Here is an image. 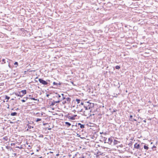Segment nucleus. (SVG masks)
I'll list each match as a JSON object with an SVG mask.
<instances>
[{
    "instance_id": "obj_32",
    "label": "nucleus",
    "mask_w": 158,
    "mask_h": 158,
    "mask_svg": "<svg viewBox=\"0 0 158 158\" xmlns=\"http://www.w3.org/2000/svg\"><path fill=\"white\" fill-rule=\"evenodd\" d=\"M31 127L33 128V127H31V126H28V128L31 129Z\"/></svg>"
},
{
    "instance_id": "obj_18",
    "label": "nucleus",
    "mask_w": 158,
    "mask_h": 158,
    "mask_svg": "<svg viewBox=\"0 0 158 158\" xmlns=\"http://www.w3.org/2000/svg\"><path fill=\"white\" fill-rule=\"evenodd\" d=\"M143 148L144 149H146V150H148L149 148L148 147V146H147L145 145H144L143 146Z\"/></svg>"
},
{
    "instance_id": "obj_46",
    "label": "nucleus",
    "mask_w": 158,
    "mask_h": 158,
    "mask_svg": "<svg viewBox=\"0 0 158 158\" xmlns=\"http://www.w3.org/2000/svg\"><path fill=\"white\" fill-rule=\"evenodd\" d=\"M139 118H140V119H142V120L143 119V118H142L141 117H139Z\"/></svg>"
},
{
    "instance_id": "obj_3",
    "label": "nucleus",
    "mask_w": 158,
    "mask_h": 158,
    "mask_svg": "<svg viewBox=\"0 0 158 158\" xmlns=\"http://www.w3.org/2000/svg\"><path fill=\"white\" fill-rule=\"evenodd\" d=\"M65 99L66 100L63 101V102H62V103L63 104H64L65 103H68V104L70 102L71 100V98H65Z\"/></svg>"
},
{
    "instance_id": "obj_33",
    "label": "nucleus",
    "mask_w": 158,
    "mask_h": 158,
    "mask_svg": "<svg viewBox=\"0 0 158 158\" xmlns=\"http://www.w3.org/2000/svg\"><path fill=\"white\" fill-rule=\"evenodd\" d=\"M132 117H133L132 115H130V119H129V120H130V119H132Z\"/></svg>"
},
{
    "instance_id": "obj_35",
    "label": "nucleus",
    "mask_w": 158,
    "mask_h": 158,
    "mask_svg": "<svg viewBox=\"0 0 158 158\" xmlns=\"http://www.w3.org/2000/svg\"><path fill=\"white\" fill-rule=\"evenodd\" d=\"M79 158H85L84 156L82 155L81 157H80Z\"/></svg>"
},
{
    "instance_id": "obj_23",
    "label": "nucleus",
    "mask_w": 158,
    "mask_h": 158,
    "mask_svg": "<svg viewBox=\"0 0 158 158\" xmlns=\"http://www.w3.org/2000/svg\"><path fill=\"white\" fill-rule=\"evenodd\" d=\"M68 118L69 119H71V120H74V118L73 117V116H69L68 117Z\"/></svg>"
},
{
    "instance_id": "obj_40",
    "label": "nucleus",
    "mask_w": 158,
    "mask_h": 158,
    "mask_svg": "<svg viewBox=\"0 0 158 158\" xmlns=\"http://www.w3.org/2000/svg\"><path fill=\"white\" fill-rule=\"evenodd\" d=\"M24 95V94H20V97H23V96Z\"/></svg>"
},
{
    "instance_id": "obj_22",
    "label": "nucleus",
    "mask_w": 158,
    "mask_h": 158,
    "mask_svg": "<svg viewBox=\"0 0 158 158\" xmlns=\"http://www.w3.org/2000/svg\"><path fill=\"white\" fill-rule=\"evenodd\" d=\"M115 68L117 69H119L120 68V67L119 66L117 65L115 67Z\"/></svg>"
},
{
    "instance_id": "obj_34",
    "label": "nucleus",
    "mask_w": 158,
    "mask_h": 158,
    "mask_svg": "<svg viewBox=\"0 0 158 158\" xmlns=\"http://www.w3.org/2000/svg\"><path fill=\"white\" fill-rule=\"evenodd\" d=\"M57 86H58V85H61V83H60V82H59L58 83H57Z\"/></svg>"
},
{
    "instance_id": "obj_27",
    "label": "nucleus",
    "mask_w": 158,
    "mask_h": 158,
    "mask_svg": "<svg viewBox=\"0 0 158 158\" xmlns=\"http://www.w3.org/2000/svg\"><path fill=\"white\" fill-rule=\"evenodd\" d=\"M104 140L105 141V143H106L107 142V138H105V137H104Z\"/></svg>"
},
{
    "instance_id": "obj_16",
    "label": "nucleus",
    "mask_w": 158,
    "mask_h": 158,
    "mask_svg": "<svg viewBox=\"0 0 158 158\" xmlns=\"http://www.w3.org/2000/svg\"><path fill=\"white\" fill-rule=\"evenodd\" d=\"M81 124L80 123H76V125H75V126L79 127V126H80Z\"/></svg>"
},
{
    "instance_id": "obj_44",
    "label": "nucleus",
    "mask_w": 158,
    "mask_h": 158,
    "mask_svg": "<svg viewBox=\"0 0 158 158\" xmlns=\"http://www.w3.org/2000/svg\"><path fill=\"white\" fill-rule=\"evenodd\" d=\"M19 110V109L18 108H17V109H15L16 110Z\"/></svg>"
},
{
    "instance_id": "obj_30",
    "label": "nucleus",
    "mask_w": 158,
    "mask_h": 158,
    "mask_svg": "<svg viewBox=\"0 0 158 158\" xmlns=\"http://www.w3.org/2000/svg\"><path fill=\"white\" fill-rule=\"evenodd\" d=\"M5 59H3L2 60V61L3 62H4L3 63H2V64H4V63H6V62H5Z\"/></svg>"
},
{
    "instance_id": "obj_52",
    "label": "nucleus",
    "mask_w": 158,
    "mask_h": 158,
    "mask_svg": "<svg viewBox=\"0 0 158 158\" xmlns=\"http://www.w3.org/2000/svg\"><path fill=\"white\" fill-rule=\"evenodd\" d=\"M10 123H13V122H12L10 121Z\"/></svg>"
},
{
    "instance_id": "obj_24",
    "label": "nucleus",
    "mask_w": 158,
    "mask_h": 158,
    "mask_svg": "<svg viewBox=\"0 0 158 158\" xmlns=\"http://www.w3.org/2000/svg\"><path fill=\"white\" fill-rule=\"evenodd\" d=\"M3 139H4L6 141H7L8 140V138L6 136H5L3 138Z\"/></svg>"
},
{
    "instance_id": "obj_28",
    "label": "nucleus",
    "mask_w": 158,
    "mask_h": 158,
    "mask_svg": "<svg viewBox=\"0 0 158 158\" xmlns=\"http://www.w3.org/2000/svg\"><path fill=\"white\" fill-rule=\"evenodd\" d=\"M53 85H56L57 86V83H56V82H54L53 83Z\"/></svg>"
},
{
    "instance_id": "obj_49",
    "label": "nucleus",
    "mask_w": 158,
    "mask_h": 158,
    "mask_svg": "<svg viewBox=\"0 0 158 158\" xmlns=\"http://www.w3.org/2000/svg\"><path fill=\"white\" fill-rule=\"evenodd\" d=\"M133 119L135 121H136V120L135 119Z\"/></svg>"
},
{
    "instance_id": "obj_59",
    "label": "nucleus",
    "mask_w": 158,
    "mask_h": 158,
    "mask_svg": "<svg viewBox=\"0 0 158 158\" xmlns=\"http://www.w3.org/2000/svg\"><path fill=\"white\" fill-rule=\"evenodd\" d=\"M35 81H36V82H37V81H37V80H35Z\"/></svg>"
},
{
    "instance_id": "obj_29",
    "label": "nucleus",
    "mask_w": 158,
    "mask_h": 158,
    "mask_svg": "<svg viewBox=\"0 0 158 158\" xmlns=\"http://www.w3.org/2000/svg\"><path fill=\"white\" fill-rule=\"evenodd\" d=\"M84 104H85V102H81V105H83L84 106Z\"/></svg>"
},
{
    "instance_id": "obj_31",
    "label": "nucleus",
    "mask_w": 158,
    "mask_h": 158,
    "mask_svg": "<svg viewBox=\"0 0 158 158\" xmlns=\"http://www.w3.org/2000/svg\"><path fill=\"white\" fill-rule=\"evenodd\" d=\"M14 64L15 65H18V62H15V63H14Z\"/></svg>"
},
{
    "instance_id": "obj_5",
    "label": "nucleus",
    "mask_w": 158,
    "mask_h": 158,
    "mask_svg": "<svg viewBox=\"0 0 158 158\" xmlns=\"http://www.w3.org/2000/svg\"><path fill=\"white\" fill-rule=\"evenodd\" d=\"M134 148L136 149H141L143 148V147L141 148V146L139 145V144H137V143H136L134 145Z\"/></svg>"
},
{
    "instance_id": "obj_53",
    "label": "nucleus",
    "mask_w": 158,
    "mask_h": 158,
    "mask_svg": "<svg viewBox=\"0 0 158 158\" xmlns=\"http://www.w3.org/2000/svg\"><path fill=\"white\" fill-rule=\"evenodd\" d=\"M49 153H53V152H49Z\"/></svg>"
},
{
    "instance_id": "obj_58",
    "label": "nucleus",
    "mask_w": 158,
    "mask_h": 158,
    "mask_svg": "<svg viewBox=\"0 0 158 158\" xmlns=\"http://www.w3.org/2000/svg\"><path fill=\"white\" fill-rule=\"evenodd\" d=\"M38 79V78L37 77H36V78H35V79Z\"/></svg>"
},
{
    "instance_id": "obj_12",
    "label": "nucleus",
    "mask_w": 158,
    "mask_h": 158,
    "mask_svg": "<svg viewBox=\"0 0 158 158\" xmlns=\"http://www.w3.org/2000/svg\"><path fill=\"white\" fill-rule=\"evenodd\" d=\"M20 92L22 93L24 95L26 94L27 92L26 90H21Z\"/></svg>"
},
{
    "instance_id": "obj_38",
    "label": "nucleus",
    "mask_w": 158,
    "mask_h": 158,
    "mask_svg": "<svg viewBox=\"0 0 158 158\" xmlns=\"http://www.w3.org/2000/svg\"><path fill=\"white\" fill-rule=\"evenodd\" d=\"M46 81H47L48 82H49L50 81V80H49L47 79L46 80Z\"/></svg>"
},
{
    "instance_id": "obj_19",
    "label": "nucleus",
    "mask_w": 158,
    "mask_h": 158,
    "mask_svg": "<svg viewBox=\"0 0 158 158\" xmlns=\"http://www.w3.org/2000/svg\"><path fill=\"white\" fill-rule=\"evenodd\" d=\"M10 98V97L8 96L7 95H6L5 99L7 100L6 101V102H8V100Z\"/></svg>"
},
{
    "instance_id": "obj_15",
    "label": "nucleus",
    "mask_w": 158,
    "mask_h": 158,
    "mask_svg": "<svg viewBox=\"0 0 158 158\" xmlns=\"http://www.w3.org/2000/svg\"><path fill=\"white\" fill-rule=\"evenodd\" d=\"M15 94L18 96H20V92H19L17 93H15Z\"/></svg>"
},
{
    "instance_id": "obj_11",
    "label": "nucleus",
    "mask_w": 158,
    "mask_h": 158,
    "mask_svg": "<svg viewBox=\"0 0 158 158\" xmlns=\"http://www.w3.org/2000/svg\"><path fill=\"white\" fill-rule=\"evenodd\" d=\"M55 94L56 95V97H57L58 98V99H60V98L61 97V95L57 93H56Z\"/></svg>"
},
{
    "instance_id": "obj_25",
    "label": "nucleus",
    "mask_w": 158,
    "mask_h": 158,
    "mask_svg": "<svg viewBox=\"0 0 158 158\" xmlns=\"http://www.w3.org/2000/svg\"><path fill=\"white\" fill-rule=\"evenodd\" d=\"M61 101H62V100H61L60 99H59V100L58 101H55V103H59Z\"/></svg>"
},
{
    "instance_id": "obj_61",
    "label": "nucleus",
    "mask_w": 158,
    "mask_h": 158,
    "mask_svg": "<svg viewBox=\"0 0 158 158\" xmlns=\"http://www.w3.org/2000/svg\"><path fill=\"white\" fill-rule=\"evenodd\" d=\"M115 110H114V112H115Z\"/></svg>"
},
{
    "instance_id": "obj_57",
    "label": "nucleus",
    "mask_w": 158,
    "mask_h": 158,
    "mask_svg": "<svg viewBox=\"0 0 158 158\" xmlns=\"http://www.w3.org/2000/svg\"><path fill=\"white\" fill-rule=\"evenodd\" d=\"M48 129V130H51V128H49V129Z\"/></svg>"
},
{
    "instance_id": "obj_48",
    "label": "nucleus",
    "mask_w": 158,
    "mask_h": 158,
    "mask_svg": "<svg viewBox=\"0 0 158 158\" xmlns=\"http://www.w3.org/2000/svg\"><path fill=\"white\" fill-rule=\"evenodd\" d=\"M11 110H14V108H12V109H11Z\"/></svg>"
},
{
    "instance_id": "obj_20",
    "label": "nucleus",
    "mask_w": 158,
    "mask_h": 158,
    "mask_svg": "<svg viewBox=\"0 0 158 158\" xmlns=\"http://www.w3.org/2000/svg\"><path fill=\"white\" fill-rule=\"evenodd\" d=\"M76 101L77 102V104H79L80 103L81 100L80 99H76Z\"/></svg>"
},
{
    "instance_id": "obj_7",
    "label": "nucleus",
    "mask_w": 158,
    "mask_h": 158,
    "mask_svg": "<svg viewBox=\"0 0 158 158\" xmlns=\"http://www.w3.org/2000/svg\"><path fill=\"white\" fill-rule=\"evenodd\" d=\"M31 95H29L28 96H27V97H24V98L25 99V100L22 99L21 100V101L23 102H26V100H27L28 99H29V97H31Z\"/></svg>"
},
{
    "instance_id": "obj_36",
    "label": "nucleus",
    "mask_w": 158,
    "mask_h": 158,
    "mask_svg": "<svg viewBox=\"0 0 158 158\" xmlns=\"http://www.w3.org/2000/svg\"><path fill=\"white\" fill-rule=\"evenodd\" d=\"M132 143H129L128 144V145H129V146H131V145H132Z\"/></svg>"
},
{
    "instance_id": "obj_13",
    "label": "nucleus",
    "mask_w": 158,
    "mask_h": 158,
    "mask_svg": "<svg viewBox=\"0 0 158 158\" xmlns=\"http://www.w3.org/2000/svg\"><path fill=\"white\" fill-rule=\"evenodd\" d=\"M65 124L69 127L71 125V124L68 122H65Z\"/></svg>"
},
{
    "instance_id": "obj_37",
    "label": "nucleus",
    "mask_w": 158,
    "mask_h": 158,
    "mask_svg": "<svg viewBox=\"0 0 158 158\" xmlns=\"http://www.w3.org/2000/svg\"><path fill=\"white\" fill-rule=\"evenodd\" d=\"M77 116V115H73V117H74V119H75V118Z\"/></svg>"
},
{
    "instance_id": "obj_54",
    "label": "nucleus",
    "mask_w": 158,
    "mask_h": 158,
    "mask_svg": "<svg viewBox=\"0 0 158 158\" xmlns=\"http://www.w3.org/2000/svg\"><path fill=\"white\" fill-rule=\"evenodd\" d=\"M36 151H37V152H38V151H39V150H38V149H37V150H36Z\"/></svg>"
},
{
    "instance_id": "obj_51",
    "label": "nucleus",
    "mask_w": 158,
    "mask_h": 158,
    "mask_svg": "<svg viewBox=\"0 0 158 158\" xmlns=\"http://www.w3.org/2000/svg\"><path fill=\"white\" fill-rule=\"evenodd\" d=\"M40 137H43V135H41V136H40Z\"/></svg>"
},
{
    "instance_id": "obj_45",
    "label": "nucleus",
    "mask_w": 158,
    "mask_h": 158,
    "mask_svg": "<svg viewBox=\"0 0 158 158\" xmlns=\"http://www.w3.org/2000/svg\"><path fill=\"white\" fill-rule=\"evenodd\" d=\"M73 126H75V125H72V127H73Z\"/></svg>"
},
{
    "instance_id": "obj_26",
    "label": "nucleus",
    "mask_w": 158,
    "mask_h": 158,
    "mask_svg": "<svg viewBox=\"0 0 158 158\" xmlns=\"http://www.w3.org/2000/svg\"><path fill=\"white\" fill-rule=\"evenodd\" d=\"M41 118H37L36 119V122H38L41 121Z\"/></svg>"
},
{
    "instance_id": "obj_1",
    "label": "nucleus",
    "mask_w": 158,
    "mask_h": 158,
    "mask_svg": "<svg viewBox=\"0 0 158 158\" xmlns=\"http://www.w3.org/2000/svg\"><path fill=\"white\" fill-rule=\"evenodd\" d=\"M39 81L40 82V83H41L42 84H43L44 85H50V83L48 82L47 81H44L43 79L41 78H39L38 79Z\"/></svg>"
},
{
    "instance_id": "obj_4",
    "label": "nucleus",
    "mask_w": 158,
    "mask_h": 158,
    "mask_svg": "<svg viewBox=\"0 0 158 158\" xmlns=\"http://www.w3.org/2000/svg\"><path fill=\"white\" fill-rule=\"evenodd\" d=\"M113 139L112 138L110 137L107 140L106 143H108L110 145H112V144L113 143Z\"/></svg>"
},
{
    "instance_id": "obj_9",
    "label": "nucleus",
    "mask_w": 158,
    "mask_h": 158,
    "mask_svg": "<svg viewBox=\"0 0 158 158\" xmlns=\"http://www.w3.org/2000/svg\"><path fill=\"white\" fill-rule=\"evenodd\" d=\"M29 98V99H31L33 100H37L38 101H39V100L38 99H35L34 98H33L32 95H31V97H30Z\"/></svg>"
},
{
    "instance_id": "obj_2",
    "label": "nucleus",
    "mask_w": 158,
    "mask_h": 158,
    "mask_svg": "<svg viewBox=\"0 0 158 158\" xmlns=\"http://www.w3.org/2000/svg\"><path fill=\"white\" fill-rule=\"evenodd\" d=\"M121 142L115 139H114L113 141V144L114 145H116V146H119L120 147H122L123 145L122 144H120Z\"/></svg>"
},
{
    "instance_id": "obj_39",
    "label": "nucleus",
    "mask_w": 158,
    "mask_h": 158,
    "mask_svg": "<svg viewBox=\"0 0 158 158\" xmlns=\"http://www.w3.org/2000/svg\"><path fill=\"white\" fill-rule=\"evenodd\" d=\"M156 148V147L154 145L152 147V149H153V148Z\"/></svg>"
},
{
    "instance_id": "obj_14",
    "label": "nucleus",
    "mask_w": 158,
    "mask_h": 158,
    "mask_svg": "<svg viewBox=\"0 0 158 158\" xmlns=\"http://www.w3.org/2000/svg\"><path fill=\"white\" fill-rule=\"evenodd\" d=\"M61 95L62 96V98H61V99H60L61 100L65 99L66 98L64 96V94H61Z\"/></svg>"
},
{
    "instance_id": "obj_43",
    "label": "nucleus",
    "mask_w": 158,
    "mask_h": 158,
    "mask_svg": "<svg viewBox=\"0 0 158 158\" xmlns=\"http://www.w3.org/2000/svg\"><path fill=\"white\" fill-rule=\"evenodd\" d=\"M13 155H14V156H15L16 155V153H14V154H13Z\"/></svg>"
},
{
    "instance_id": "obj_6",
    "label": "nucleus",
    "mask_w": 158,
    "mask_h": 158,
    "mask_svg": "<svg viewBox=\"0 0 158 158\" xmlns=\"http://www.w3.org/2000/svg\"><path fill=\"white\" fill-rule=\"evenodd\" d=\"M85 104L87 105V106L88 107L89 109L90 108L91 103H89V102H85Z\"/></svg>"
},
{
    "instance_id": "obj_47",
    "label": "nucleus",
    "mask_w": 158,
    "mask_h": 158,
    "mask_svg": "<svg viewBox=\"0 0 158 158\" xmlns=\"http://www.w3.org/2000/svg\"><path fill=\"white\" fill-rule=\"evenodd\" d=\"M59 154H56V156H59Z\"/></svg>"
},
{
    "instance_id": "obj_21",
    "label": "nucleus",
    "mask_w": 158,
    "mask_h": 158,
    "mask_svg": "<svg viewBox=\"0 0 158 158\" xmlns=\"http://www.w3.org/2000/svg\"><path fill=\"white\" fill-rule=\"evenodd\" d=\"M80 126L81 128H83L85 127V125L84 124H81Z\"/></svg>"
},
{
    "instance_id": "obj_17",
    "label": "nucleus",
    "mask_w": 158,
    "mask_h": 158,
    "mask_svg": "<svg viewBox=\"0 0 158 158\" xmlns=\"http://www.w3.org/2000/svg\"><path fill=\"white\" fill-rule=\"evenodd\" d=\"M87 105H86V104H84V108H85V109L86 110H88L89 109V108H88V107H87Z\"/></svg>"
},
{
    "instance_id": "obj_56",
    "label": "nucleus",
    "mask_w": 158,
    "mask_h": 158,
    "mask_svg": "<svg viewBox=\"0 0 158 158\" xmlns=\"http://www.w3.org/2000/svg\"><path fill=\"white\" fill-rule=\"evenodd\" d=\"M8 146H6V148H8Z\"/></svg>"
},
{
    "instance_id": "obj_41",
    "label": "nucleus",
    "mask_w": 158,
    "mask_h": 158,
    "mask_svg": "<svg viewBox=\"0 0 158 158\" xmlns=\"http://www.w3.org/2000/svg\"><path fill=\"white\" fill-rule=\"evenodd\" d=\"M49 95L48 94H47L46 95V97L48 98L49 97Z\"/></svg>"
},
{
    "instance_id": "obj_55",
    "label": "nucleus",
    "mask_w": 158,
    "mask_h": 158,
    "mask_svg": "<svg viewBox=\"0 0 158 158\" xmlns=\"http://www.w3.org/2000/svg\"><path fill=\"white\" fill-rule=\"evenodd\" d=\"M39 158H43L42 156L40 157Z\"/></svg>"
},
{
    "instance_id": "obj_8",
    "label": "nucleus",
    "mask_w": 158,
    "mask_h": 158,
    "mask_svg": "<svg viewBox=\"0 0 158 158\" xmlns=\"http://www.w3.org/2000/svg\"><path fill=\"white\" fill-rule=\"evenodd\" d=\"M49 104H50V106H54L55 104V101L53 100L52 102H50Z\"/></svg>"
},
{
    "instance_id": "obj_42",
    "label": "nucleus",
    "mask_w": 158,
    "mask_h": 158,
    "mask_svg": "<svg viewBox=\"0 0 158 158\" xmlns=\"http://www.w3.org/2000/svg\"><path fill=\"white\" fill-rule=\"evenodd\" d=\"M143 122H144V123H146V119H145V120H143Z\"/></svg>"
},
{
    "instance_id": "obj_60",
    "label": "nucleus",
    "mask_w": 158,
    "mask_h": 158,
    "mask_svg": "<svg viewBox=\"0 0 158 158\" xmlns=\"http://www.w3.org/2000/svg\"><path fill=\"white\" fill-rule=\"evenodd\" d=\"M7 108H9V106H8L7 107Z\"/></svg>"
},
{
    "instance_id": "obj_50",
    "label": "nucleus",
    "mask_w": 158,
    "mask_h": 158,
    "mask_svg": "<svg viewBox=\"0 0 158 158\" xmlns=\"http://www.w3.org/2000/svg\"><path fill=\"white\" fill-rule=\"evenodd\" d=\"M40 137H43V135H41V136H40Z\"/></svg>"
},
{
    "instance_id": "obj_10",
    "label": "nucleus",
    "mask_w": 158,
    "mask_h": 158,
    "mask_svg": "<svg viewBox=\"0 0 158 158\" xmlns=\"http://www.w3.org/2000/svg\"><path fill=\"white\" fill-rule=\"evenodd\" d=\"M17 114V113L16 112H14L11 113L10 115L12 116H16Z\"/></svg>"
}]
</instances>
